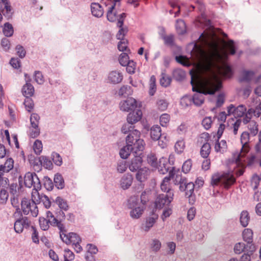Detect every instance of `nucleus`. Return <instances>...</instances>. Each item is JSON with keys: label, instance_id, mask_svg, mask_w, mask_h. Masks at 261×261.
<instances>
[{"label": "nucleus", "instance_id": "nucleus-60", "mask_svg": "<svg viewBox=\"0 0 261 261\" xmlns=\"http://www.w3.org/2000/svg\"><path fill=\"white\" fill-rule=\"evenodd\" d=\"M248 123H249L248 128L250 130L251 133L253 135H255L258 132L257 124L254 121H251V120Z\"/></svg>", "mask_w": 261, "mask_h": 261}, {"label": "nucleus", "instance_id": "nucleus-39", "mask_svg": "<svg viewBox=\"0 0 261 261\" xmlns=\"http://www.w3.org/2000/svg\"><path fill=\"white\" fill-rule=\"evenodd\" d=\"M55 202L61 209L64 211L68 210L69 206L65 200L60 197H57L55 200Z\"/></svg>", "mask_w": 261, "mask_h": 261}, {"label": "nucleus", "instance_id": "nucleus-13", "mask_svg": "<svg viewBox=\"0 0 261 261\" xmlns=\"http://www.w3.org/2000/svg\"><path fill=\"white\" fill-rule=\"evenodd\" d=\"M210 139L209 134L207 133H202L200 137V139H204V143L201 148L200 154L204 158H207L211 150V147L210 144L207 142ZM203 142V140L201 141Z\"/></svg>", "mask_w": 261, "mask_h": 261}, {"label": "nucleus", "instance_id": "nucleus-5", "mask_svg": "<svg viewBox=\"0 0 261 261\" xmlns=\"http://www.w3.org/2000/svg\"><path fill=\"white\" fill-rule=\"evenodd\" d=\"M127 207L130 210L129 215L133 219L140 218L144 212L143 206L141 205L138 196L130 197L128 200Z\"/></svg>", "mask_w": 261, "mask_h": 261}, {"label": "nucleus", "instance_id": "nucleus-12", "mask_svg": "<svg viewBox=\"0 0 261 261\" xmlns=\"http://www.w3.org/2000/svg\"><path fill=\"white\" fill-rule=\"evenodd\" d=\"M137 107V100L133 97H128L125 100L121 101L119 103L120 109L123 112L134 111Z\"/></svg>", "mask_w": 261, "mask_h": 261}, {"label": "nucleus", "instance_id": "nucleus-54", "mask_svg": "<svg viewBox=\"0 0 261 261\" xmlns=\"http://www.w3.org/2000/svg\"><path fill=\"white\" fill-rule=\"evenodd\" d=\"M33 149L37 154H39L42 150V144L41 141L36 140L33 145Z\"/></svg>", "mask_w": 261, "mask_h": 261}, {"label": "nucleus", "instance_id": "nucleus-48", "mask_svg": "<svg viewBox=\"0 0 261 261\" xmlns=\"http://www.w3.org/2000/svg\"><path fill=\"white\" fill-rule=\"evenodd\" d=\"M25 99L23 102L26 110L28 112H31L34 108V102L30 97H25Z\"/></svg>", "mask_w": 261, "mask_h": 261}, {"label": "nucleus", "instance_id": "nucleus-20", "mask_svg": "<svg viewBox=\"0 0 261 261\" xmlns=\"http://www.w3.org/2000/svg\"><path fill=\"white\" fill-rule=\"evenodd\" d=\"M133 181V177L130 174H124L120 180V187L123 190H126L131 186Z\"/></svg>", "mask_w": 261, "mask_h": 261}, {"label": "nucleus", "instance_id": "nucleus-16", "mask_svg": "<svg viewBox=\"0 0 261 261\" xmlns=\"http://www.w3.org/2000/svg\"><path fill=\"white\" fill-rule=\"evenodd\" d=\"M261 114V102L257 106L255 109H249L246 113L245 117L243 119V122L246 124L251 120L252 116L254 115L258 117Z\"/></svg>", "mask_w": 261, "mask_h": 261}, {"label": "nucleus", "instance_id": "nucleus-53", "mask_svg": "<svg viewBox=\"0 0 261 261\" xmlns=\"http://www.w3.org/2000/svg\"><path fill=\"white\" fill-rule=\"evenodd\" d=\"M192 103V97L190 96H185L180 100L181 105L185 108L190 106Z\"/></svg>", "mask_w": 261, "mask_h": 261}, {"label": "nucleus", "instance_id": "nucleus-23", "mask_svg": "<svg viewBox=\"0 0 261 261\" xmlns=\"http://www.w3.org/2000/svg\"><path fill=\"white\" fill-rule=\"evenodd\" d=\"M91 11L92 15L98 18L101 17L104 13V10L101 5L97 3H93L91 4Z\"/></svg>", "mask_w": 261, "mask_h": 261}, {"label": "nucleus", "instance_id": "nucleus-51", "mask_svg": "<svg viewBox=\"0 0 261 261\" xmlns=\"http://www.w3.org/2000/svg\"><path fill=\"white\" fill-rule=\"evenodd\" d=\"M40 134V128L38 126H30L29 128V135L31 137L35 138Z\"/></svg>", "mask_w": 261, "mask_h": 261}, {"label": "nucleus", "instance_id": "nucleus-57", "mask_svg": "<svg viewBox=\"0 0 261 261\" xmlns=\"http://www.w3.org/2000/svg\"><path fill=\"white\" fill-rule=\"evenodd\" d=\"M39 119L40 117L38 114H32L30 117L31 126H38Z\"/></svg>", "mask_w": 261, "mask_h": 261}, {"label": "nucleus", "instance_id": "nucleus-31", "mask_svg": "<svg viewBox=\"0 0 261 261\" xmlns=\"http://www.w3.org/2000/svg\"><path fill=\"white\" fill-rule=\"evenodd\" d=\"M243 238L245 242L250 244L253 241V232L250 229H245L243 232Z\"/></svg>", "mask_w": 261, "mask_h": 261}, {"label": "nucleus", "instance_id": "nucleus-46", "mask_svg": "<svg viewBox=\"0 0 261 261\" xmlns=\"http://www.w3.org/2000/svg\"><path fill=\"white\" fill-rule=\"evenodd\" d=\"M254 75V73L251 71H244L242 73L241 81H248L252 79Z\"/></svg>", "mask_w": 261, "mask_h": 261}, {"label": "nucleus", "instance_id": "nucleus-61", "mask_svg": "<svg viewBox=\"0 0 261 261\" xmlns=\"http://www.w3.org/2000/svg\"><path fill=\"white\" fill-rule=\"evenodd\" d=\"M51 156L53 161L56 165L61 166L62 165V159L59 153L53 152Z\"/></svg>", "mask_w": 261, "mask_h": 261}, {"label": "nucleus", "instance_id": "nucleus-4", "mask_svg": "<svg viewBox=\"0 0 261 261\" xmlns=\"http://www.w3.org/2000/svg\"><path fill=\"white\" fill-rule=\"evenodd\" d=\"M66 231L64 226L63 230H60V236L61 240L66 244H72L74 246L75 251L77 253L81 252L83 249L80 245L81 242L80 237L74 232H70L66 234Z\"/></svg>", "mask_w": 261, "mask_h": 261}, {"label": "nucleus", "instance_id": "nucleus-9", "mask_svg": "<svg viewBox=\"0 0 261 261\" xmlns=\"http://www.w3.org/2000/svg\"><path fill=\"white\" fill-rule=\"evenodd\" d=\"M21 210L24 215L31 214L33 217H37L38 210L36 203L30 200L24 198L21 200Z\"/></svg>", "mask_w": 261, "mask_h": 261}, {"label": "nucleus", "instance_id": "nucleus-47", "mask_svg": "<svg viewBox=\"0 0 261 261\" xmlns=\"http://www.w3.org/2000/svg\"><path fill=\"white\" fill-rule=\"evenodd\" d=\"M39 225L41 229L43 230H47L49 228V223L50 221L45 218L42 217L40 218L39 220Z\"/></svg>", "mask_w": 261, "mask_h": 261}, {"label": "nucleus", "instance_id": "nucleus-49", "mask_svg": "<svg viewBox=\"0 0 261 261\" xmlns=\"http://www.w3.org/2000/svg\"><path fill=\"white\" fill-rule=\"evenodd\" d=\"M223 44L224 45L227 47V49L230 54L234 55L235 54L236 50L234 48V44L232 40H229L227 42H224Z\"/></svg>", "mask_w": 261, "mask_h": 261}, {"label": "nucleus", "instance_id": "nucleus-62", "mask_svg": "<svg viewBox=\"0 0 261 261\" xmlns=\"http://www.w3.org/2000/svg\"><path fill=\"white\" fill-rule=\"evenodd\" d=\"M171 81V79L169 76L163 74L160 79V84L162 86L166 87L170 85Z\"/></svg>", "mask_w": 261, "mask_h": 261}, {"label": "nucleus", "instance_id": "nucleus-32", "mask_svg": "<svg viewBox=\"0 0 261 261\" xmlns=\"http://www.w3.org/2000/svg\"><path fill=\"white\" fill-rule=\"evenodd\" d=\"M130 146L126 144V146L122 148L119 152L121 158L125 159L130 155V152L133 153V150L130 148Z\"/></svg>", "mask_w": 261, "mask_h": 261}, {"label": "nucleus", "instance_id": "nucleus-55", "mask_svg": "<svg viewBox=\"0 0 261 261\" xmlns=\"http://www.w3.org/2000/svg\"><path fill=\"white\" fill-rule=\"evenodd\" d=\"M125 66L126 67V71L128 73L133 74L135 72L136 65V63L133 60H130L128 63H127Z\"/></svg>", "mask_w": 261, "mask_h": 261}, {"label": "nucleus", "instance_id": "nucleus-33", "mask_svg": "<svg viewBox=\"0 0 261 261\" xmlns=\"http://www.w3.org/2000/svg\"><path fill=\"white\" fill-rule=\"evenodd\" d=\"M158 217H148L146 218L144 230L148 231L156 222Z\"/></svg>", "mask_w": 261, "mask_h": 261}, {"label": "nucleus", "instance_id": "nucleus-29", "mask_svg": "<svg viewBox=\"0 0 261 261\" xmlns=\"http://www.w3.org/2000/svg\"><path fill=\"white\" fill-rule=\"evenodd\" d=\"M250 216L248 211H243L240 214V222L241 225L245 227L248 226L249 222L250 221Z\"/></svg>", "mask_w": 261, "mask_h": 261}, {"label": "nucleus", "instance_id": "nucleus-14", "mask_svg": "<svg viewBox=\"0 0 261 261\" xmlns=\"http://www.w3.org/2000/svg\"><path fill=\"white\" fill-rule=\"evenodd\" d=\"M31 225V221L26 217H22L17 219L14 223V230L16 232L21 233L24 229L28 228Z\"/></svg>", "mask_w": 261, "mask_h": 261}, {"label": "nucleus", "instance_id": "nucleus-19", "mask_svg": "<svg viewBox=\"0 0 261 261\" xmlns=\"http://www.w3.org/2000/svg\"><path fill=\"white\" fill-rule=\"evenodd\" d=\"M142 116V113L140 110L133 111L128 114L127 122L129 124H134L141 120Z\"/></svg>", "mask_w": 261, "mask_h": 261}, {"label": "nucleus", "instance_id": "nucleus-40", "mask_svg": "<svg viewBox=\"0 0 261 261\" xmlns=\"http://www.w3.org/2000/svg\"><path fill=\"white\" fill-rule=\"evenodd\" d=\"M1 1L5 4V8L2 11L3 15L8 18H9L12 15L11 6L8 4V0Z\"/></svg>", "mask_w": 261, "mask_h": 261}, {"label": "nucleus", "instance_id": "nucleus-64", "mask_svg": "<svg viewBox=\"0 0 261 261\" xmlns=\"http://www.w3.org/2000/svg\"><path fill=\"white\" fill-rule=\"evenodd\" d=\"M192 165V161L191 160H187L182 165V171L185 173L189 172L191 169Z\"/></svg>", "mask_w": 261, "mask_h": 261}, {"label": "nucleus", "instance_id": "nucleus-63", "mask_svg": "<svg viewBox=\"0 0 261 261\" xmlns=\"http://www.w3.org/2000/svg\"><path fill=\"white\" fill-rule=\"evenodd\" d=\"M245 248V245L243 243H237L234 247V251L236 254H240Z\"/></svg>", "mask_w": 261, "mask_h": 261}, {"label": "nucleus", "instance_id": "nucleus-36", "mask_svg": "<svg viewBox=\"0 0 261 261\" xmlns=\"http://www.w3.org/2000/svg\"><path fill=\"white\" fill-rule=\"evenodd\" d=\"M162 244L160 240L154 239L152 240L150 244L151 251L153 252H158L161 248Z\"/></svg>", "mask_w": 261, "mask_h": 261}, {"label": "nucleus", "instance_id": "nucleus-58", "mask_svg": "<svg viewBox=\"0 0 261 261\" xmlns=\"http://www.w3.org/2000/svg\"><path fill=\"white\" fill-rule=\"evenodd\" d=\"M127 165L126 162L124 161H121L118 162L117 170L119 173H122L127 169Z\"/></svg>", "mask_w": 261, "mask_h": 261}, {"label": "nucleus", "instance_id": "nucleus-59", "mask_svg": "<svg viewBox=\"0 0 261 261\" xmlns=\"http://www.w3.org/2000/svg\"><path fill=\"white\" fill-rule=\"evenodd\" d=\"M158 109L161 111H165L167 109L168 104L165 99H159L156 102Z\"/></svg>", "mask_w": 261, "mask_h": 261}, {"label": "nucleus", "instance_id": "nucleus-10", "mask_svg": "<svg viewBox=\"0 0 261 261\" xmlns=\"http://www.w3.org/2000/svg\"><path fill=\"white\" fill-rule=\"evenodd\" d=\"M173 192H169L168 194H159L155 201V205L157 208H162L168 206L173 199Z\"/></svg>", "mask_w": 261, "mask_h": 261}, {"label": "nucleus", "instance_id": "nucleus-42", "mask_svg": "<svg viewBox=\"0 0 261 261\" xmlns=\"http://www.w3.org/2000/svg\"><path fill=\"white\" fill-rule=\"evenodd\" d=\"M185 148V142L183 140L177 141L174 145L175 151L179 154L182 153L184 151Z\"/></svg>", "mask_w": 261, "mask_h": 261}, {"label": "nucleus", "instance_id": "nucleus-7", "mask_svg": "<svg viewBox=\"0 0 261 261\" xmlns=\"http://www.w3.org/2000/svg\"><path fill=\"white\" fill-rule=\"evenodd\" d=\"M141 133L137 130L134 129L126 136L125 138L126 144L131 146L134 141L136 144H135V147L137 148L139 150H143L145 147V143L144 141L140 138Z\"/></svg>", "mask_w": 261, "mask_h": 261}, {"label": "nucleus", "instance_id": "nucleus-50", "mask_svg": "<svg viewBox=\"0 0 261 261\" xmlns=\"http://www.w3.org/2000/svg\"><path fill=\"white\" fill-rule=\"evenodd\" d=\"M130 61V60H129L128 56L126 53H122L120 54L119 58V61L122 66H125L126 64Z\"/></svg>", "mask_w": 261, "mask_h": 261}, {"label": "nucleus", "instance_id": "nucleus-41", "mask_svg": "<svg viewBox=\"0 0 261 261\" xmlns=\"http://www.w3.org/2000/svg\"><path fill=\"white\" fill-rule=\"evenodd\" d=\"M132 93L131 88L127 85L122 86L118 91V94L120 96H126Z\"/></svg>", "mask_w": 261, "mask_h": 261}, {"label": "nucleus", "instance_id": "nucleus-34", "mask_svg": "<svg viewBox=\"0 0 261 261\" xmlns=\"http://www.w3.org/2000/svg\"><path fill=\"white\" fill-rule=\"evenodd\" d=\"M3 33L6 37H11L13 35L14 33L13 28L10 23L7 22L4 25Z\"/></svg>", "mask_w": 261, "mask_h": 261}, {"label": "nucleus", "instance_id": "nucleus-37", "mask_svg": "<svg viewBox=\"0 0 261 261\" xmlns=\"http://www.w3.org/2000/svg\"><path fill=\"white\" fill-rule=\"evenodd\" d=\"M39 189H36L34 188L32 192V200L33 202H35L37 205V203L41 202L42 196L43 195H40L38 192Z\"/></svg>", "mask_w": 261, "mask_h": 261}, {"label": "nucleus", "instance_id": "nucleus-21", "mask_svg": "<svg viewBox=\"0 0 261 261\" xmlns=\"http://www.w3.org/2000/svg\"><path fill=\"white\" fill-rule=\"evenodd\" d=\"M46 217L52 226H57L59 230H63L64 225L61 222V220L59 221L55 218L51 212H46Z\"/></svg>", "mask_w": 261, "mask_h": 261}, {"label": "nucleus", "instance_id": "nucleus-24", "mask_svg": "<svg viewBox=\"0 0 261 261\" xmlns=\"http://www.w3.org/2000/svg\"><path fill=\"white\" fill-rule=\"evenodd\" d=\"M150 174V170L147 168L140 169L136 174V179L140 182L146 180Z\"/></svg>", "mask_w": 261, "mask_h": 261}, {"label": "nucleus", "instance_id": "nucleus-27", "mask_svg": "<svg viewBox=\"0 0 261 261\" xmlns=\"http://www.w3.org/2000/svg\"><path fill=\"white\" fill-rule=\"evenodd\" d=\"M151 139L154 141L158 140L161 136V128L158 125L152 126L150 130Z\"/></svg>", "mask_w": 261, "mask_h": 261}, {"label": "nucleus", "instance_id": "nucleus-3", "mask_svg": "<svg viewBox=\"0 0 261 261\" xmlns=\"http://www.w3.org/2000/svg\"><path fill=\"white\" fill-rule=\"evenodd\" d=\"M121 0H113L111 3H106L108 6L107 17L111 22L117 20V25L118 28L122 27L124 18L126 17L124 13L120 12Z\"/></svg>", "mask_w": 261, "mask_h": 261}, {"label": "nucleus", "instance_id": "nucleus-28", "mask_svg": "<svg viewBox=\"0 0 261 261\" xmlns=\"http://www.w3.org/2000/svg\"><path fill=\"white\" fill-rule=\"evenodd\" d=\"M169 167L168 166L167 159L162 158L159 161V164L158 166V171L162 174L167 173L169 170Z\"/></svg>", "mask_w": 261, "mask_h": 261}, {"label": "nucleus", "instance_id": "nucleus-6", "mask_svg": "<svg viewBox=\"0 0 261 261\" xmlns=\"http://www.w3.org/2000/svg\"><path fill=\"white\" fill-rule=\"evenodd\" d=\"M236 181V179L231 173L223 174H215L212 176L211 184L217 186L219 184L223 185L225 189H228Z\"/></svg>", "mask_w": 261, "mask_h": 261}, {"label": "nucleus", "instance_id": "nucleus-35", "mask_svg": "<svg viewBox=\"0 0 261 261\" xmlns=\"http://www.w3.org/2000/svg\"><path fill=\"white\" fill-rule=\"evenodd\" d=\"M176 29L179 34H184L186 31V27L185 22L181 20H177L176 23Z\"/></svg>", "mask_w": 261, "mask_h": 261}, {"label": "nucleus", "instance_id": "nucleus-15", "mask_svg": "<svg viewBox=\"0 0 261 261\" xmlns=\"http://www.w3.org/2000/svg\"><path fill=\"white\" fill-rule=\"evenodd\" d=\"M123 78V74L120 71L113 70L109 73L107 81L110 84H117L122 82Z\"/></svg>", "mask_w": 261, "mask_h": 261}, {"label": "nucleus", "instance_id": "nucleus-30", "mask_svg": "<svg viewBox=\"0 0 261 261\" xmlns=\"http://www.w3.org/2000/svg\"><path fill=\"white\" fill-rule=\"evenodd\" d=\"M195 185L193 182H189L187 184L186 182L185 185H182V188L181 190H185L186 195L190 197L192 196L194 189Z\"/></svg>", "mask_w": 261, "mask_h": 261}, {"label": "nucleus", "instance_id": "nucleus-44", "mask_svg": "<svg viewBox=\"0 0 261 261\" xmlns=\"http://www.w3.org/2000/svg\"><path fill=\"white\" fill-rule=\"evenodd\" d=\"M246 110V108L244 105H239L236 108L234 116L237 117H242L246 112L247 113Z\"/></svg>", "mask_w": 261, "mask_h": 261}, {"label": "nucleus", "instance_id": "nucleus-17", "mask_svg": "<svg viewBox=\"0 0 261 261\" xmlns=\"http://www.w3.org/2000/svg\"><path fill=\"white\" fill-rule=\"evenodd\" d=\"M133 154L134 158L132 159L128 168L131 171L134 172L141 166L142 162V152L137 153L136 154L133 153Z\"/></svg>", "mask_w": 261, "mask_h": 261}, {"label": "nucleus", "instance_id": "nucleus-11", "mask_svg": "<svg viewBox=\"0 0 261 261\" xmlns=\"http://www.w3.org/2000/svg\"><path fill=\"white\" fill-rule=\"evenodd\" d=\"M24 183L28 188L33 187L36 189H40L41 188L40 180L35 173H27L24 177Z\"/></svg>", "mask_w": 261, "mask_h": 261}, {"label": "nucleus", "instance_id": "nucleus-45", "mask_svg": "<svg viewBox=\"0 0 261 261\" xmlns=\"http://www.w3.org/2000/svg\"><path fill=\"white\" fill-rule=\"evenodd\" d=\"M173 76L177 81H181L186 76L185 72L180 69H177L173 71Z\"/></svg>", "mask_w": 261, "mask_h": 261}, {"label": "nucleus", "instance_id": "nucleus-26", "mask_svg": "<svg viewBox=\"0 0 261 261\" xmlns=\"http://www.w3.org/2000/svg\"><path fill=\"white\" fill-rule=\"evenodd\" d=\"M14 161L12 159H8L4 165L0 166V173H4L9 172L13 168Z\"/></svg>", "mask_w": 261, "mask_h": 261}, {"label": "nucleus", "instance_id": "nucleus-1", "mask_svg": "<svg viewBox=\"0 0 261 261\" xmlns=\"http://www.w3.org/2000/svg\"><path fill=\"white\" fill-rule=\"evenodd\" d=\"M219 38L213 29L204 32L191 51V59L185 56L176 57V60L185 66L197 64L195 71L191 70V83L193 91H197L192 97L195 106L203 102V94H214L222 87L220 77L229 78L232 75L231 68L227 65V51L219 45Z\"/></svg>", "mask_w": 261, "mask_h": 261}, {"label": "nucleus", "instance_id": "nucleus-25", "mask_svg": "<svg viewBox=\"0 0 261 261\" xmlns=\"http://www.w3.org/2000/svg\"><path fill=\"white\" fill-rule=\"evenodd\" d=\"M217 138V140L215 144V150L217 152L223 153L226 151L227 149V145L226 141L224 140L221 141L219 140Z\"/></svg>", "mask_w": 261, "mask_h": 261}, {"label": "nucleus", "instance_id": "nucleus-22", "mask_svg": "<svg viewBox=\"0 0 261 261\" xmlns=\"http://www.w3.org/2000/svg\"><path fill=\"white\" fill-rule=\"evenodd\" d=\"M171 176L173 178L174 174L173 175L172 173L170 172V176H166L161 184V190L164 192H166V194H168L169 192H173L170 188V180Z\"/></svg>", "mask_w": 261, "mask_h": 261}, {"label": "nucleus", "instance_id": "nucleus-52", "mask_svg": "<svg viewBox=\"0 0 261 261\" xmlns=\"http://www.w3.org/2000/svg\"><path fill=\"white\" fill-rule=\"evenodd\" d=\"M170 119V115L167 113L163 114L160 118V124L162 126H166Z\"/></svg>", "mask_w": 261, "mask_h": 261}, {"label": "nucleus", "instance_id": "nucleus-43", "mask_svg": "<svg viewBox=\"0 0 261 261\" xmlns=\"http://www.w3.org/2000/svg\"><path fill=\"white\" fill-rule=\"evenodd\" d=\"M156 80L154 75H152L149 80V94L151 96L153 95L156 91Z\"/></svg>", "mask_w": 261, "mask_h": 261}, {"label": "nucleus", "instance_id": "nucleus-8", "mask_svg": "<svg viewBox=\"0 0 261 261\" xmlns=\"http://www.w3.org/2000/svg\"><path fill=\"white\" fill-rule=\"evenodd\" d=\"M246 161L245 164L243 166L237 165L236 163L232 162V158L229 160L228 164L230 166V169H233V172L236 174L237 176H239L242 175L244 172V169L247 165H251L254 162L255 156L254 155H251L249 157L247 156L246 154Z\"/></svg>", "mask_w": 261, "mask_h": 261}, {"label": "nucleus", "instance_id": "nucleus-38", "mask_svg": "<svg viewBox=\"0 0 261 261\" xmlns=\"http://www.w3.org/2000/svg\"><path fill=\"white\" fill-rule=\"evenodd\" d=\"M54 182L55 186L58 188L62 189L64 187V179L61 175L57 174L54 177Z\"/></svg>", "mask_w": 261, "mask_h": 261}, {"label": "nucleus", "instance_id": "nucleus-56", "mask_svg": "<svg viewBox=\"0 0 261 261\" xmlns=\"http://www.w3.org/2000/svg\"><path fill=\"white\" fill-rule=\"evenodd\" d=\"M213 120L211 117H205L202 121V125L205 129H208L211 127Z\"/></svg>", "mask_w": 261, "mask_h": 261}, {"label": "nucleus", "instance_id": "nucleus-18", "mask_svg": "<svg viewBox=\"0 0 261 261\" xmlns=\"http://www.w3.org/2000/svg\"><path fill=\"white\" fill-rule=\"evenodd\" d=\"M25 84L22 88V93L25 97H31L34 93V88L33 86L30 83L31 79L29 76L28 77V74L25 73Z\"/></svg>", "mask_w": 261, "mask_h": 261}, {"label": "nucleus", "instance_id": "nucleus-2", "mask_svg": "<svg viewBox=\"0 0 261 261\" xmlns=\"http://www.w3.org/2000/svg\"><path fill=\"white\" fill-rule=\"evenodd\" d=\"M249 134L246 132H243L241 136V143L242 148L239 151H236L232 153V161L237 165L243 166L246 161V154H248L250 150L249 144Z\"/></svg>", "mask_w": 261, "mask_h": 261}]
</instances>
